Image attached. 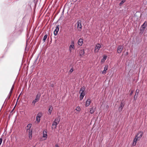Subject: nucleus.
Returning <instances> with one entry per match:
<instances>
[{
	"label": "nucleus",
	"instance_id": "obj_13",
	"mask_svg": "<svg viewBox=\"0 0 147 147\" xmlns=\"http://www.w3.org/2000/svg\"><path fill=\"white\" fill-rule=\"evenodd\" d=\"M53 109V108L52 106H49L48 109V112L47 113L48 115H50L51 114Z\"/></svg>",
	"mask_w": 147,
	"mask_h": 147
},
{
	"label": "nucleus",
	"instance_id": "obj_8",
	"mask_svg": "<svg viewBox=\"0 0 147 147\" xmlns=\"http://www.w3.org/2000/svg\"><path fill=\"white\" fill-rule=\"evenodd\" d=\"M59 25H57L55 29L54 32V34L55 36L57 34L59 30Z\"/></svg>",
	"mask_w": 147,
	"mask_h": 147
},
{
	"label": "nucleus",
	"instance_id": "obj_30",
	"mask_svg": "<svg viewBox=\"0 0 147 147\" xmlns=\"http://www.w3.org/2000/svg\"><path fill=\"white\" fill-rule=\"evenodd\" d=\"M3 139L2 138H0V145L1 144L2 141Z\"/></svg>",
	"mask_w": 147,
	"mask_h": 147
},
{
	"label": "nucleus",
	"instance_id": "obj_20",
	"mask_svg": "<svg viewBox=\"0 0 147 147\" xmlns=\"http://www.w3.org/2000/svg\"><path fill=\"white\" fill-rule=\"evenodd\" d=\"M124 106V105L123 103L122 102H121L120 103V105L119 108V109H120L121 110H122Z\"/></svg>",
	"mask_w": 147,
	"mask_h": 147
},
{
	"label": "nucleus",
	"instance_id": "obj_19",
	"mask_svg": "<svg viewBox=\"0 0 147 147\" xmlns=\"http://www.w3.org/2000/svg\"><path fill=\"white\" fill-rule=\"evenodd\" d=\"M107 56H106L105 55H104L103 56V58L101 60V62L102 63H104L105 61L106 60V59H107Z\"/></svg>",
	"mask_w": 147,
	"mask_h": 147
},
{
	"label": "nucleus",
	"instance_id": "obj_31",
	"mask_svg": "<svg viewBox=\"0 0 147 147\" xmlns=\"http://www.w3.org/2000/svg\"><path fill=\"white\" fill-rule=\"evenodd\" d=\"M73 71H74V70H73V69L72 68H71L70 69V71L71 72H72Z\"/></svg>",
	"mask_w": 147,
	"mask_h": 147
},
{
	"label": "nucleus",
	"instance_id": "obj_1",
	"mask_svg": "<svg viewBox=\"0 0 147 147\" xmlns=\"http://www.w3.org/2000/svg\"><path fill=\"white\" fill-rule=\"evenodd\" d=\"M60 120L58 118H56L55 119L53 123L52 124V128L53 129H55L57 127V125L59 123Z\"/></svg>",
	"mask_w": 147,
	"mask_h": 147
},
{
	"label": "nucleus",
	"instance_id": "obj_9",
	"mask_svg": "<svg viewBox=\"0 0 147 147\" xmlns=\"http://www.w3.org/2000/svg\"><path fill=\"white\" fill-rule=\"evenodd\" d=\"M143 135V133L142 132L140 131L136 135V136L137 137V138L140 140L142 137Z\"/></svg>",
	"mask_w": 147,
	"mask_h": 147
},
{
	"label": "nucleus",
	"instance_id": "obj_36",
	"mask_svg": "<svg viewBox=\"0 0 147 147\" xmlns=\"http://www.w3.org/2000/svg\"><path fill=\"white\" fill-rule=\"evenodd\" d=\"M51 86H52V87H53V85H51Z\"/></svg>",
	"mask_w": 147,
	"mask_h": 147
},
{
	"label": "nucleus",
	"instance_id": "obj_27",
	"mask_svg": "<svg viewBox=\"0 0 147 147\" xmlns=\"http://www.w3.org/2000/svg\"><path fill=\"white\" fill-rule=\"evenodd\" d=\"M14 85L13 84V85L12 86L11 88V90H10V92L9 93L10 94H11V93L12 92V91H13V88H14Z\"/></svg>",
	"mask_w": 147,
	"mask_h": 147
},
{
	"label": "nucleus",
	"instance_id": "obj_17",
	"mask_svg": "<svg viewBox=\"0 0 147 147\" xmlns=\"http://www.w3.org/2000/svg\"><path fill=\"white\" fill-rule=\"evenodd\" d=\"M91 103V100L90 99H88L86 101L85 106L86 107L88 106Z\"/></svg>",
	"mask_w": 147,
	"mask_h": 147
},
{
	"label": "nucleus",
	"instance_id": "obj_23",
	"mask_svg": "<svg viewBox=\"0 0 147 147\" xmlns=\"http://www.w3.org/2000/svg\"><path fill=\"white\" fill-rule=\"evenodd\" d=\"M146 22H145L142 25V28H143L144 29L146 28L147 24H145V23Z\"/></svg>",
	"mask_w": 147,
	"mask_h": 147
},
{
	"label": "nucleus",
	"instance_id": "obj_32",
	"mask_svg": "<svg viewBox=\"0 0 147 147\" xmlns=\"http://www.w3.org/2000/svg\"><path fill=\"white\" fill-rule=\"evenodd\" d=\"M133 91H131V93H130V95H131L133 93Z\"/></svg>",
	"mask_w": 147,
	"mask_h": 147
},
{
	"label": "nucleus",
	"instance_id": "obj_29",
	"mask_svg": "<svg viewBox=\"0 0 147 147\" xmlns=\"http://www.w3.org/2000/svg\"><path fill=\"white\" fill-rule=\"evenodd\" d=\"M139 90L138 89H137L136 90V94H138V93L139 92Z\"/></svg>",
	"mask_w": 147,
	"mask_h": 147
},
{
	"label": "nucleus",
	"instance_id": "obj_25",
	"mask_svg": "<svg viewBox=\"0 0 147 147\" xmlns=\"http://www.w3.org/2000/svg\"><path fill=\"white\" fill-rule=\"evenodd\" d=\"M38 101L35 99H34V100H33L32 102V105L34 106L35 105V104L36 102H38Z\"/></svg>",
	"mask_w": 147,
	"mask_h": 147
},
{
	"label": "nucleus",
	"instance_id": "obj_24",
	"mask_svg": "<svg viewBox=\"0 0 147 147\" xmlns=\"http://www.w3.org/2000/svg\"><path fill=\"white\" fill-rule=\"evenodd\" d=\"M47 35L45 34L44 36L43 39V41L44 42H45V40L47 37Z\"/></svg>",
	"mask_w": 147,
	"mask_h": 147
},
{
	"label": "nucleus",
	"instance_id": "obj_28",
	"mask_svg": "<svg viewBox=\"0 0 147 147\" xmlns=\"http://www.w3.org/2000/svg\"><path fill=\"white\" fill-rule=\"evenodd\" d=\"M125 2V0H122V1H121L120 3L119 4V5L120 6L121 5H122Z\"/></svg>",
	"mask_w": 147,
	"mask_h": 147
},
{
	"label": "nucleus",
	"instance_id": "obj_14",
	"mask_svg": "<svg viewBox=\"0 0 147 147\" xmlns=\"http://www.w3.org/2000/svg\"><path fill=\"white\" fill-rule=\"evenodd\" d=\"M108 68V65H106L104 67V70L102 72V74H105L106 73V71L107 70Z\"/></svg>",
	"mask_w": 147,
	"mask_h": 147
},
{
	"label": "nucleus",
	"instance_id": "obj_2",
	"mask_svg": "<svg viewBox=\"0 0 147 147\" xmlns=\"http://www.w3.org/2000/svg\"><path fill=\"white\" fill-rule=\"evenodd\" d=\"M84 88L83 87L81 88V89L79 91V93L80 94V98L81 100L83 99L84 96H85V94L84 92Z\"/></svg>",
	"mask_w": 147,
	"mask_h": 147
},
{
	"label": "nucleus",
	"instance_id": "obj_15",
	"mask_svg": "<svg viewBox=\"0 0 147 147\" xmlns=\"http://www.w3.org/2000/svg\"><path fill=\"white\" fill-rule=\"evenodd\" d=\"M32 126V124L31 123H29L28 124L27 127H26V130L27 132H28V131L30 130H31L30 129Z\"/></svg>",
	"mask_w": 147,
	"mask_h": 147
},
{
	"label": "nucleus",
	"instance_id": "obj_10",
	"mask_svg": "<svg viewBox=\"0 0 147 147\" xmlns=\"http://www.w3.org/2000/svg\"><path fill=\"white\" fill-rule=\"evenodd\" d=\"M79 53L81 56H83L84 54V49H80L79 50Z\"/></svg>",
	"mask_w": 147,
	"mask_h": 147
},
{
	"label": "nucleus",
	"instance_id": "obj_22",
	"mask_svg": "<svg viewBox=\"0 0 147 147\" xmlns=\"http://www.w3.org/2000/svg\"><path fill=\"white\" fill-rule=\"evenodd\" d=\"M95 111V109L93 108L90 109V112L91 114H93Z\"/></svg>",
	"mask_w": 147,
	"mask_h": 147
},
{
	"label": "nucleus",
	"instance_id": "obj_35",
	"mask_svg": "<svg viewBox=\"0 0 147 147\" xmlns=\"http://www.w3.org/2000/svg\"><path fill=\"white\" fill-rule=\"evenodd\" d=\"M135 96H136V95H135L134 96V99H135Z\"/></svg>",
	"mask_w": 147,
	"mask_h": 147
},
{
	"label": "nucleus",
	"instance_id": "obj_12",
	"mask_svg": "<svg viewBox=\"0 0 147 147\" xmlns=\"http://www.w3.org/2000/svg\"><path fill=\"white\" fill-rule=\"evenodd\" d=\"M47 131L46 130H44L43 132V137L47 138Z\"/></svg>",
	"mask_w": 147,
	"mask_h": 147
},
{
	"label": "nucleus",
	"instance_id": "obj_26",
	"mask_svg": "<svg viewBox=\"0 0 147 147\" xmlns=\"http://www.w3.org/2000/svg\"><path fill=\"white\" fill-rule=\"evenodd\" d=\"M76 110L77 111L79 112L80 110V108L78 106L76 108Z\"/></svg>",
	"mask_w": 147,
	"mask_h": 147
},
{
	"label": "nucleus",
	"instance_id": "obj_7",
	"mask_svg": "<svg viewBox=\"0 0 147 147\" xmlns=\"http://www.w3.org/2000/svg\"><path fill=\"white\" fill-rule=\"evenodd\" d=\"M82 26L81 21H78L77 23V28L79 30H80L82 29Z\"/></svg>",
	"mask_w": 147,
	"mask_h": 147
},
{
	"label": "nucleus",
	"instance_id": "obj_4",
	"mask_svg": "<svg viewBox=\"0 0 147 147\" xmlns=\"http://www.w3.org/2000/svg\"><path fill=\"white\" fill-rule=\"evenodd\" d=\"M75 49L74 43V41H72L71 44L69 46V51L70 53Z\"/></svg>",
	"mask_w": 147,
	"mask_h": 147
},
{
	"label": "nucleus",
	"instance_id": "obj_18",
	"mask_svg": "<svg viewBox=\"0 0 147 147\" xmlns=\"http://www.w3.org/2000/svg\"><path fill=\"white\" fill-rule=\"evenodd\" d=\"M29 131V134H28V137L30 139H31L32 137V130H30L28 131Z\"/></svg>",
	"mask_w": 147,
	"mask_h": 147
},
{
	"label": "nucleus",
	"instance_id": "obj_5",
	"mask_svg": "<svg viewBox=\"0 0 147 147\" xmlns=\"http://www.w3.org/2000/svg\"><path fill=\"white\" fill-rule=\"evenodd\" d=\"M101 47V46L99 43L96 44L94 49V52L95 53L98 52Z\"/></svg>",
	"mask_w": 147,
	"mask_h": 147
},
{
	"label": "nucleus",
	"instance_id": "obj_34",
	"mask_svg": "<svg viewBox=\"0 0 147 147\" xmlns=\"http://www.w3.org/2000/svg\"><path fill=\"white\" fill-rule=\"evenodd\" d=\"M128 52H127L126 53V54L128 55Z\"/></svg>",
	"mask_w": 147,
	"mask_h": 147
},
{
	"label": "nucleus",
	"instance_id": "obj_6",
	"mask_svg": "<svg viewBox=\"0 0 147 147\" xmlns=\"http://www.w3.org/2000/svg\"><path fill=\"white\" fill-rule=\"evenodd\" d=\"M123 47L122 45H119L118 46L117 49V52L118 53H121L123 49Z\"/></svg>",
	"mask_w": 147,
	"mask_h": 147
},
{
	"label": "nucleus",
	"instance_id": "obj_16",
	"mask_svg": "<svg viewBox=\"0 0 147 147\" xmlns=\"http://www.w3.org/2000/svg\"><path fill=\"white\" fill-rule=\"evenodd\" d=\"M83 39L80 38L78 41V44L79 45L82 46L83 43Z\"/></svg>",
	"mask_w": 147,
	"mask_h": 147
},
{
	"label": "nucleus",
	"instance_id": "obj_11",
	"mask_svg": "<svg viewBox=\"0 0 147 147\" xmlns=\"http://www.w3.org/2000/svg\"><path fill=\"white\" fill-rule=\"evenodd\" d=\"M138 140H139L137 138V136H135V138L134 139V142L133 143V146H135L136 144V143Z\"/></svg>",
	"mask_w": 147,
	"mask_h": 147
},
{
	"label": "nucleus",
	"instance_id": "obj_33",
	"mask_svg": "<svg viewBox=\"0 0 147 147\" xmlns=\"http://www.w3.org/2000/svg\"><path fill=\"white\" fill-rule=\"evenodd\" d=\"M55 147H59V146L57 144H56L55 145Z\"/></svg>",
	"mask_w": 147,
	"mask_h": 147
},
{
	"label": "nucleus",
	"instance_id": "obj_3",
	"mask_svg": "<svg viewBox=\"0 0 147 147\" xmlns=\"http://www.w3.org/2000/svg\"><path fill=\"white\" fill-rule=\"evenodd\" d=\"M42 115V113L41 112L38 113L37 114L36 118V121L38 123L40 122V119Z\"/></svg>",
	"mask_w": 147,
	"mask_h": 147
},
{
	"label": "nucleus",
	"instance_id": "obj_21",
	"mask_svg": "<svg viewBox=\"0 0 147 147\" xmlns=\"http://www.w3.org/2000/svg\"><path fill=\"white\" fill-rule=\"evenodd\" d=\"M40 95L39 94H37L36 96L35 100H37L38 101L39 100L40 98Z\"/></svg>",
	"mask_w": 147,
	"mask_h": 147
}]
</instances>
